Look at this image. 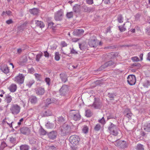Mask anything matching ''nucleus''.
Wrapping results in <instances>:
<instances>
[{"mask_svg": "<svg viewBox=\"0 0 150 150\" xmlns=\"http://www.w3.org/2000/svg\"><path fill=\"white\" fill-rule=\"evenodd\" d=\"M143 54H140V55H139V57L140 58L141 61L143 60Z\"/></svg>", "mask_w": 150, "mask_h": 150, "instance_id": "60", "label": "nucleus"}, {"mask_svg": "<svg viewBox=\"0 0 150 150\" xmlns=\"http://www.w3.org/2000/svg\"><path fill=\"white\" fill-rule=\"evenodd\" d=\"M144 129L147 132H150V123H146L144 125Z\"/></svg>", "mask_w": 150, "mask_h": 150, "instance_id": "27", "label": "nucleus"}, {"mask_svg": "<svg viewBox=\"0 0 150 150\" xmlns=\"http://www.w3.org/2000/svg\"><path fill=\"white\" fill-rule=\"evenodd\" d=\"M70 126L64 125L61 127V134L62 136H64L69 133L70 132Z\"/></svg>", "mask_w": 150, "mask_h": 150, "instance_id": "4", "label": "nucleus"}, {"mask_svg": "<svg viewBox=\"0 0 150 150\" xmlns=\"http://www.w3.org/2000/svg\"><path fill=\"white\" fill-rule=\"evenodd\" d=\"M86 3L89 5L92 4L93 3V0H86Z\"/></svg>", "mask_w": 150, "mask_h": 150, "instance_id": "45", "label": "nucleus"}, {"mask_svg": "<svg viewBox=\"0 0 150 150\" xmlns=\"http://www.w3.org/2000/svg\"><path fill=\"white\" fill-rule=\"evenodd\" d=\"M29 101L31 103L35 104L37 102V99L35 96H32L30 97Z\"/></svg>", "mask_w": 150, "mask_h": 150, "instance_id": "22", "label": "nucleus"}, {"mask_svg": "<svg viewBox=\"0 0 150 150\" xmlns=\"http://www.w3.org/2000/svg\"><path fill=\"white\" fill-rule=\"evenodd\" d=\"M118 22L120 23H122L123 21V17L121 16H118L117 18Z\"/></svg>", "mask_w": 150, "mask_h": 150, "instance_id": "40", "label": "nucleus"}, {"mask_svg": "<svg viewBox=\"0 0 150 150\" xmlns=\"http://www.w3.org/2000/svg\"><path fill=\"white\" fill-rule=\"evenodd\" d=\"M20 131L22 134L25 135L29 134L30 132V129L26 127H23L21 128Z\"/></svg>", "mask_w": 150, "mask_h": 150, "instance_id": "16", "label": "nucleus"}, {"mask_svg": "<svg viewBox=\"0 0 150 150\" xmlns=\"http://www.w3.org/2000/svg\"><path fill=\"white\" fill-rule=\"evenodd\" d=\"M48 150H55L56 147L54 146H48Z\"/></svg>", "mask_w": 150, "mask_h": 150, "instance_id": "47", "label": "nucleus"}, {"mask_svg": "<svg viewBox=\"0 0 150 150\" xmlns=\"http://www.w3.org/2000/svg\"><path fill=\"white\" fill-rule=\"evenodd\" d=\"M11 112L13 115H17L21 111V107L17 104H13L10 108Z\"/></svg>", "mask_w": 150, "mask_h": 150, "instance_id": "1", "label": "nucleus"}, {"mask_svg": "<svg viewBox=\"0 0 150 150\" xmlns=\"http://www.w3.org/2000/svg\"><path fill=\"white\" fill-rule=\"evenodd\" d=\"M53 25H54V23H53L50 22V23H49L48 24V27L51 28H52V27H53L54 26Z\"/></svg>", "mask_w": 150, "mask_h": 150, "instance_id": "51", "label": "nucleus"}, {"mask_svg": "<svg viewBox=\"0 0 150 150\" xmlns=\"http://www.w3.org/2000/svg\"><path fill=\"white\" fill-rule=\"evenodd\" d=\"M73 15V13L72 12L68 13L67 14V16L68 18H72Z\"/></svg>", "mask_w": 150, "mask_h": 150, "instance_id": "41", "label": "nucleus"}, {"mask_svg": "<svg viewBox=\"0 0 150 150\" xmlns=\"http://www.w3.org/2000/svg\"><path fill=\"white\" fill-rule=\"evenodd\" d=\"M25 78V76L23 74L19 73L13 79L15 83L18 84H22L24 82Z\"/></svg>", "mask_w": 150, "mask_h": 150, "instance_id": "2", "label": "nucleus"}, {"mask_svg": "<svg viewBox=\"0 0 150 150\" xmlns=\"http://www.w3.org/2000/svg\"><path fill=\"white\" fill-rule=\"evenodd\" d=\"M125 111L127 112L126 116L129 119H131L132 115V114L131 113L130 110L129 109L127 108L126 109Z\"/></svg>", "mask_w": 150, "mask_h": 150, "instance_id": "25", "label": "nucleus"}, {"mask_svg": "<svg viewBox=\"0 0 150 150\" xmlns=\"http://www.w3.org/2000/svg\"><path fill=\"white\" fill-rule=\"evenodd\" d=\"M6 13V12L4 11L1 14V16H4V15H5Z\"/></svg>", "mask_w": 150, "mask_h": 150, "instance_id": "63", "label": "nucleus"}, {"mask_svg": "<svg viewBox=\"0 0 150 150\" xmlns=\"http://www.w3.org/2000/svg\"><path fill=\"white\" fill-rule=\"evenodd\" d=\"M115 96V95L112 93H109L108 94V96L110 98H113Z\"/></svg>", "mask_w": 150, "mask_h": 150, "instance_id": "52", "label": "nucleus"}, {"mask_svg": "<svg viewBox=\"0 0 150 150\" xmlns=\"http://www.w3.org/2000/svg\"><path fill=\"white\" fill-rule=\"evenodd\" d=\"M82 132L84 133H86L88 131V128L87 126L84 127L82 129Z\"/></svg>", "mask_w": 150, "mask_h": 150, "instance_id": "39", "label": "nucleus"}, {"mask_svg": "<svg viewBox=\"0 0 150 150\" xmlns=\"http://www.w3.org/2000/svg\"><path fill=\"white\" fill-rule=\"evenodd\" d=\"M45 80L47 84L49 85L50 81V79L49 78H47L45 79Z\"/></svg>", "mask_w": 150, "mask_h": 150, "instance_id": "49", "label": "nucleus"}, {"mask_svg": "<svg viewBox=\"0 0 150 150\" xmlns=\"http://www.w3.org/2000/svg\"><path fill=\"white\" fill-rule=\"evenodd\" d=\"M27 61L28 59L27 57L23 56L21 58L20 61L18 62V63L20 65L23 66L27 63Z\"/></svg>", "mask_w": 150, "mask_h": 150, "instance_id": "17", "label": "nucleus"}, {"mask_svg": "<svg viewBox=\"0 0 150 150\" xmlns=\"http://www.w3.org/2000/svg\"><path fill=\"white\" fill-rule=\"evenodd\" d=\"M13 23V22L11 19H9L6 21V23L8 25L11 24Z\"/></svg>", "mask_w": 150, "mask_h": 150, "instance_id": "48", "label": "nucleus"}, {"mask_svg": "<svg viewBox=\"0 0 150 150\" xmlns=\"http://www.w3.org/2000/svg\"><path fill=\"white\" fill-rule=\"evenodd\" d=\"M132 60L134 61L138 62L139 61V58L137 57H133L132 58Z\"/></svg>", "mask_w": 150, "mask_h": 150, "instance_id": "42", "label": "nucleus"}, {"mask_svg": "<svg viewBox=\"0 0 150 150\" xmlns=\"http://www.w3.org/2000/svg\"><path fill=\"white\" fill-rule=\"evenodd\" d=\"M34 83L35 81L34 80H30L27 82L26 85L28 87L30 88Z\"/></svg>", "mask_w": 150, "mask_h": 150, "instance_id": "29", "label": "nucleus"}, {"mask_svg": "<svg viewBox=\"0 0 150 150\" xmlns=\"http://www.w3.org/2000/svg\"><path fill=\"white\" fill-rule=\"evenodd\" d=\"M101 128V126L100 124H98L94 127V129L96 131H99Z\"/></svg>", "mask_w": 150, "mask_h": 150, "instance_id": "38", "label": "nucleus"}, {"mask_svg": "<svg viewBox=\"0 0 150 150\" xmlns=\"http://www.w3.org/2000/svg\"><path fill=\"white\" fill-rule=\"evenodd\" d=\"M36 79L37 81H41L42 79V76L40 74L35 73L34 74Z\"/></svg>", "mask_w": 150, "mask_h": 150, "instance_id": "31", "label": "nucleus"}, {"mask_svg": "<svg viewBox=\"0 0 150 150\" xmlns=\"http://www.w3.org/2000/svg\"><path fill=\"white\" fill-rule=\"evenodd\" d=\"M63 16V12L60 9L55 13L54 18L57 21H59L62 19Z\"/></svg>", "mask_w": 150, "mask_h": 150, "instance_id": "9", "label": "nucleus"}, {"mask_svg": "<svg viewBox=\"0 0 150 150\" xmlns=\"http://www.w3.org/2000/svg\"><path fill=\"white\" fill-rule=\"evenodd\" d=\"M108 129L110 133L113 135L117 136L118 134V129L116 126L112 123H111L110 126L108 127Z\"/></svg>", "mask_w": 150, "mask_h": 150, "instance_id": "3", "label": "nucleus"}, {"mask_svg": "<svg viewBox=\"0 0 150 150\" xmlns=\"http://www.w3.org/2000/svg\"><path fill=\"white\" fill-rule=\"evenodd\" d=\"M23 118H21L19 122L18 123V125L20 126L21 124V122H23Z\"/></svg>", "mask_w": 150, "mask_h": 150, "instance_id": "54", "label": "nucleus"}, {"mask_svg": "<svg viewBox=\"0 0 150 150\" xmlns=\"http://www.w3.org/2000/svg\"><path fill=\"white\" fill-rule=\"evenodd\" d=\"M73 10L75 12L79 11L80 10V6L78 5L75 6L73 8Z\"/></svg>", "mask_w": 150, "mask_h": 150, "instance_id": "34", "label": "nucleus"}, {"mask_svg": "<svg viewBox=\"0 0 150 150\" xmlns=\"http://www.w3.org/2000/svg\"><path fill=\"white\" fill-rule=\"evenodd\" d=\"M104 3L105 4H109L110 3V0H105L104 1Z\"/></svg>", "mask_w": 150, "mask_h": 150, "instance_id": "56", "label": "nucleus"}, {"mask_svg": "<svg viewBox=\"0 0 150 150\" xmlns=\"http://www.w3.org/2000/svg\"><path fill=\"white\" fill-rule=\"evenodd\" d=\"M43 53L40 52L39 53L37 54L36 56V60L37 62H39L40 58L43 56Z\"/></svg>", "mask_w": 150, "mask_h": 150, "instance_id": "28", "label": "nucleus"}, {"mask_svg": "<svg viewBox=\"0 0 150 150\" xmlns=\"http://www.w3.org/2000/svg\"><path fill=\"white\" fill-rule=\"evenodd\" d=\"M80 39L78 38H73L72 39L71 41L72 42H76L79 41L80 40Z\"/></svg>", "mask_w": 150, "mask_h": 150, "instance_id": "46", "label": "nucleus"}, {"mask_svg": "<svg viewBox=\"0 0 150 150\" xmlns=\"http://www.w3.org/2000/svg\"><path fill=\"white\" fill-rule=\"evenodd\" d=\"M56 100L55 99L52 98H48L46 99L45 101V105L46 106H47L49 105L51 103L56 102Z\"/></svg>", "mask_w": 150, "mask_h": 150, "instance_id": "20", "label": "nucleus"}, {"mask_svg": "<svg viewBox=\"0 0 150 150\" xmlns=\"http://www.w3.org/2000/svg\"><path fill=\"white\" fill-rule=\"evenodd\" d=\"M40 133L43 135L46 134V132L43 129H41L40 130Z\"/></svg>", "mask_w": 150, "mask_h": 150, "instance_id": "53", "label": "nucleus"}, {"mask_svg": "<svg viewBox=\"0 0 150 150\" xmlns=\"http://www.w3.org/2000/svg\"><path fill=\"white\" fill-rule=\"evenodd\" d=\"M6 103H10L12 100V98L11 96L9 95H8L6 97Z\"/></svg>", "mask_w": 150, "mask_h": 150, "instance_id": "30", "label": "nucleus"}, {"mask_svg": "<svg viewBox=\"0 0 150 150\" xmlns=\"http://www.w3.org/2000/svg\"><path fill=\"white\" fill-rule=\"evenodd\" d=\"M61 46L62 47H65L67 46V44L65 42L63 41L61 43Z\"/></svg>", "mask_w": 150, "mask_h": 150, "instance_id": "43", "label": "nucleus"}, {"mask_svg": "<svg viewBox=\"0 0 150 150\" xmlns=\"http://www.w3.org/2000/svg\"><path fill=\"white\" fill-rule=\"evenodd\" d=\"M6 14L8 15H10L11 14V12L10 11H7L6 12Z\"/></svg>", "mask_w": 150, "mask_h": 150, "instance_id": "57", "label": "nucleus"}, {"mask_svg": "<svg viewBox=\"0 0 150 150\" xmlns=\"http://www.w3.org/2000/svg\"><path fill=\"white\" fill-rule=\"evenodd\" d=\"M35 22L36 26L39 27L41 29H42L45 27V25L43 23L42 21L35 20Z\"/></svg>", "mask_w": 150, "mask_h": 150, "instance_id": "21", "label": "nucleus"}, {"mask_svg": "<svg viewBox=\"0 0 150 150\" xmlns=\"http://www.w3.org/2000/svg\"><path fill=\"white\" fill-rule=\"evenodd\" d=\"M1 71L5 74L8 73L9 71V69L6 66H4L1 68Z\"/></svg>", "mask_w": 150, "mask_h": 150, "instance_id": "24", "label": "nucleus"}, {"mask_svg": "<svg viewBox=\"0 0 150 150\" xmlns=\"http://www.w3.org/2000/svg\"><path fill=\"white\" fill-rule=\"evenodd\" d=\"M68 91L67 86L64 85L63 86L60 90V93L62 95H64Z\"/></svg>", "mask_w": 150, "mask_h": 150, "instance_id": "14", "label": "nucleus"}, {"mask_svg": "<svg viewBox=\"0 0 150 150\" xmlns=\"http://www.w3.org/2000/svg\"><path fill=\"white\" fill-rule=\"evenodd\" d=\"M127 81L131 86L134 85L136 82L135 76L133 75H130L127 77Z\"/></svg>", "mask_w": 150, "mask_h": 150, "instance_id": "7", "label": "nucleus"}, {"mask_svg": "<svg viewBox=\"0 0 150 150\" xmlns=\"http://www.w3.org/2000/svg\"><path fill=\"white\" fill-rule=\"evenodd\" d=\"M92 115V113L89 110H87L86 112V116L87 117H90Z\"/></svg>", "mask_w": 150, "mask_h": 150, "instance_id": "33", "label": "nucleus"}, {"mask_svg": "<svg viewBox=\"0 0 150 150\" xmlns=\"http://www.w3.org/2000/svg\"><path fill=\"white\" fill-rule=\"evenodd\" d=\"M136 149L137 150H144L143 145L141 144H137Z\"/></svg>", "mask_w": 150, "mask_h": 150, "instance_id": "32", "label": "nucleus"}, {"mask_svg": "<svg viewBox=\"0 0 150 150\" xmlns=\"http://www.w3.org/2000/svg\"><path fill=\"white\" fill-rule=\"evenodd\" d=\"M57 132L56 131H52L47 134L49 138L51 139H55L57 136Z\"/></svg>", "mask_w": 150, "mask_h": 150, "instance_id": "13", "label": "nucleus"}, {"mask_svg": "<svg viewBox=\"0 0 150 150\" xmlns=\"http://www.w3.org/2000/svg\"><path fill=\"white\" fill-rule=\"evenodd\" d=\"M98 122L103 125H104L106 123L104 117H103L101 119L99 120Z\"/></svg>", "mask_w": 150, "mask_h": 150, "instance_id": "36", "label": "nucleus"}, {"mask_svg": "<svg viewBox=\"0 0 150 150\" xmlns=\"http://www.w3.org/2000/svg\"><path fill=\"white\" fill-rule=\"evenodd\" d=\"M88 44L91 47H96L98 45V41L97 40L96 37L93 36L89 40Z\"/></svg>", "mask_w": 150, "mask_h": 150, "instance_id": "5", "label": "nucleus"}, {"mask_svg": "<svg viewBox=\"0 0 150 150\" xmlns=\"http://www.w3.org/2000/svg\"><path fill=\"white\" fill-rule=\"evenodd\" d=\"M84 32V30L83 29H75L73 32V34L74 35L80 37L83 35Z\"/></svg>", "mask_w": 150, "mask_h": 150, "instance_id": "10", "label": "nucleus"}, {"mask_svg": "<svg viewBox=\"0 0 150 150\" xmlns=\"http://www.w3.org/2000/svg\"><path fill=\"white\" fill-rule=\"evenodd\" d=\"M16 139L12 137H11L10 139V141L12 143H14L15 142Z\"/></svg>", "mask_w": 150, "mask_h": 150, "instance_id": "44", "label": "nucleus"}, {"mask_svg": "<svg viewBox=\"0 0 150 150\" xmlns=\"http://www.w3.org/2000/svg\"><path fill=\"white\" fill-rule=\"evenodd\" d=\"M22 52V50L21 49H19L17 50V52L19 53H21Z\"/></svg>", "mask_w": 150, "mask_h": 150, "instance_id": "62", "label": "nucleus"}, {"mask_svg": "<svg viewBox=\"0 0 150 150\" xmlns=\"http://www.w3.org/2000/svg\"><path fill=\"white\" fill-rule=\"evenodd\" d=\"M61 79H62V81L64 82H65L67 80V79L66 77H65L64 79H62V78H61Z\"/></svg>", "mask_w": 150, "mask_h": 150, "instance_id": "61", "label": "nucleus"}, {"mask_svg": "<svg viewBox=\"0 0 150 150\" xmlns=\"http://www.w3.org/2000/svg\"><path fill=\"white\" fill-rule=\"evenodd\" d=\"M147 59L150 61V52L148 53L147 55Z\"/></svg>", "mask_w": 150, "mask_h": 150, "instance_id": "58", "label": "nucleus"}, {"mask_svg": "<svg viewBox=\"0 0 150 150\" xmlns=\"http://www.w3.org/2000/svg\"><path fill=\"white\" fill-rule=\"evenodd\" d=\"M55 28H56V27L54 26L53 27H52V28H51L53 31H54L56 30Z\"/></svg>", "mask_w": 150, "mask_h": 150, "instance_id": "64", "label": "nucleus"}, {"mask_svg": "<svg viewBox=\"0 0 150 150\" xmlns=\"http://www.w3.org/2000/svg\"><path fill=\"white\" fill-rule=\"evenodd\" d=\"M29 11L31 14L33 15H37L38 13L39 10L38 8H34L30 9Z\"/></svg>", "mask_w": 150, "mask_h": 150, "instance_id": "23", "label": "nucleus"}, {"mask_svg": "<svg viewBox=\"0 0 150 150\" xmlns=\"http://www.w3.org/2000/svg\"><path fill=\"white\" fill-rule=\"evenodd\" d=\"M71 53L72 54H76L77 53V52L75 50L72 49L71 50Z\"/></svg>", "mask_w": 150, "mask_h": 150, "instance_id": "55", "label": "nucleus"}, {"mask_svg": "<svg viewBox=\"0 0 150 150\" xmlns=\"http://www.w3.org/2000/svg\"><path fill=\"white\" fill-rule=\"evenodd\" d=\"M115 63L112 61H108L105 63L104 65H102L101 67L100 68L101 69H104L107 67L113 65Z\"/></svg>", "mask_w": 150, "mask_h": 150, "instance_id": "18", "label": "nucleus"}, {"mask_svg": "<svg viewBox=\"0 0 150 150\" xmlns=\"http://www.w3.org/2000/svg\"><path fill=\"white\" fill-rule=\"evenodd\" d=\"M131 25V24L129 22H126L123 24V25L118 26L119 29L121 32L125 31L127 28H130Z\"/></svg>", "mask_w": 150, "mask_h": 150, "instance_id": "8", "label": "nucleus"}, {"mask_svg": "<svg viewBox=\"0 0 150 150\" xmlns=\"http://www.w3.org/2000/svg\"><path fill=\"white\" fill-rule=\"evenodd\" d=\"M79 140V137L76 135H72L69 138L70 142L74 146L78 145Z\"/></svg>", "mask_w": 150, "mask_h": 150, "instance_id": "6", "label": "nucleus"}, {"mask_svg": "<svg viewBox=\"0 0 150 150\" xmlns=\"http://www.w3.org/2000/svg\"><path fill=\"white\" fill-rule=\"evenodd\" d=\"M44 56L46 57H48L49 56V53L47 51L44 52Z\"/></svg>", "mask_w": 150, "mask_h": 150, "instance_id": "50", "label": "nucleus"}, {"mask_svg": "<svg viewBox=\"0 0 150 150\" xmlns=\"http://www.w3.org/2000/svg\"><path fill=\"white\" fill-rule=\"evenodd\" d=\"M36 93L38 96H41L43 95L45 92L44 88L42 87H38L36 89Z\"/></svg>", "mask_w": 150, "mask_h": 150, "instance_id": "15", "label": "nucleus"}, {"mask_svg": "<svg viewBox=\"0 0 150 150\" xmlns=\"http://www.w3.org/2000/svg\"><path fill=\"white\" fill-rule=\"evenodd\" d=\"M54 59L57 61H58L60 59V57L58 52H56L55 53Z\"/></svg>", "mask_w": 150, "mask_h": 150, "instance_id": "35", "label": "nucleus"}, {"mask_svg": "<svg viewBox=\"0 0 150 150\" xmlns=\"http://www.w3.org/2000/svg\"><path fill=\"white\" fill-rule=\"evenodd\" d=\"M29 146L27 145H22L20 146V150H29Z\"/></svg>", "mask_w": 150, "mask_h": 150, "instance_id": "26", "label": "nucleus"}, {"mask_svg": "<svg viewBox=\"0 0 150 150\" xmlns=\"http://www.w3.org/2000/svg\"><path fill=\"white\" fill-rule=\"evenodd\" d=\"M115 145L117 146H120L124 148L126 147L125 144H126V143L124 141L117 140L114 143Z\"/></svg>", "mask_w": 150, "mask_h": 150, "instance_id": "12", "label": "nucleus"}, {"mask_svg": "<svg viewBox=\"0 0 150 150\" xmlns=\"http://www.w3.org/2000/svg\"><path fill=\"white\" fill-rule=\"evenodd\" d=\"M86 44L85 43H83L81 44H79V47L81 50H82L84 48Z\"/></svg>", "mask_w": 150, "mask_h": 150, "instance_id": "37", "label": "nucleus"}, {"mask_svg": "<svg viewBox=\"0 0 150 150\" xmlns=\"http://www.w3.org/2000/svg\"><path fill=\"white\" fill-rule=\"evenodd\" d=\"M146 83L147 84V86L145 85V84H144V86H145V87H147L148 86H149V85H150V82L149 81H146Z\"/></svg>", "mask_w": 150, "mask_h": 150, "instance_id": "59", "label": "nucleus"}, {"mask_svg": "<svg viewBox=\"0 0 150 150\" xmlns=\"http://www.w3.org/2000/svg\"><path fill=\"white\" fill-rule=\"evenodd\" d=\"M8 89L10 92H14L17 90V86L16 84L12 83L8 88Z\"/></svg>", "mask_w": 150, "mask_h": 150, "instance_id": "19", "label": "nucleus"}, {"mask_svg": "<svg viewBox=\"0 0 150 150\" xmlns=\"http://www.w3.org/2000/svg\"><path fill=\"white\" fill-rule=\"evenodd\" d=\"M73 119L76 121L79 120L80 118V115L79 111L74 110V112L71 113Z\"/></svg>", "mask_w": 150, "mask_h": 150, "instance_id": "11", "label": "nucleus"}]
</instances>
